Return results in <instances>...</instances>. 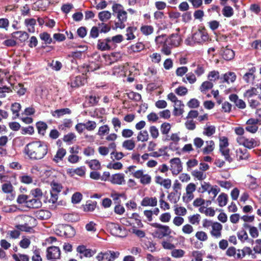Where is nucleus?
<instances>
[{
	"instance_id": "nucleus-42",
	"label": "nucleus",
	"mask_w": 261,
	"mask_h": 261,
	"mask_svg": "<svg viewBox=\"0 0 261 261\" xmlns=\"http://www.w3.org/2000/svg\"><path fill=\"white\" fill-rule=\"evenodd\" d=\"M140 30L144 35L147 36L151 34L154 29L151 25H145L141 27Z\"/></svg>"
},
{
	"instance_id": "nucleus-38",
	"label": "nucleus",
	"mask_w": 261,
	"mask_h": 261,
	"mask_svg": "<svg viewBox=\"0 0 261 261\" xmlns=\"http://www.w3.org/2000/svg\"><path fill=\"white\" fill-rule=\"evenodd\" d=\"M21 109V105L19 103L15 102L11 105V110L14 115H15L14 119L18 117L19 112Z\"/></svg>"
},
{
	"instance_id": "nucleus-36",
	"label": "nucleus",
	"mask_w": 261,
	"mask_h": 261,
	"mask_svg": "<svg viewBox=\"0 0 261 261\" xmlns=\"http://www.w3.org/2000/svg\"><path fill=\"white\" fill-rule=\"evenodd\" d=\"M222 12L223 16L226 17H230L234 14L232 8L229 6H224L222 10Z\"/></svg>"
},
{
	"instance_id": "nucleus-49",
	"label": "nucleus",
	"mask_w": 261,
	"mask_h": 261,
	"mask_svg": "<svg viewBox=\"0 0 261 261\" xmlns=\"http://www.w3.org/2000/svg\"><path fill=\"white\" fill-rule=\"evenodd\" d=\"M219 150L226 161L228 162L229 163L232 162L233 159L230 155V150L229 148L223 149Z\"/></svg>"
},
{
	"instance_id": "nucleus-8",
	"label": "nucleus",
	"mask_w": 261,
	"mask_h": 261,
	"mask_svg": "<svg viewBox=\"0 0 261 261\" xmlns=\"http://www.w3.org/2000/svg\"><path fill=\"white\" fill-rule=\"evenodd\" d=\"M61 251L58 247L52 246L46 249V258L48 260L57 259L60 257Z\"/></svg>"
},
{
	"instance_id": "nucleus-19",
	"label": "nucleus",
	"mask_w": 261,
	"mask_h": 261,
	"mask_svg": "<svg viewBox=\"0 0 261 261\" xmlns=\"http://www.w3.org/2000/svg\"><path fill=\"white\" fill-rule=\"evenodd\" d=\"M42 206V202L39 198L29 199L27 202L26 206L32 208H38Z\"/></svg>"
},
{
	"instance_id": "nucleus-17",
	"label": "nucleus",
	"mask_w": 261,
	"mask_h": 261,
	"mask_svg": "<svg viewBox=\"0 0 261 261\" xmlns=\"http://www.w3.org/2000/svg\"><path fill=\"white\" fill-rule=\"evenodd\" d=\"M11 37L19 40L21 42H25L29 38L28 34L24 31H16L11 34Z\"/></svg>"
},
{
	"instance_id": "nucleus-58",
	"label": "nucleus",
	"mask_w": 261,
	"mask_h": 261,
	"mask_svg": "<svg viewBox=\"0 0 261 261\" xmlns=\"http://www.w3.org/2000/svg\"><path fill=\"white\" fill-rule=\"evenodd\" d=\"M2 189L4 193H11L13 191V187L11 183L6 182L3 184Z\"/></svg>"
},
{
	"instance_id": "nucleus-26",
	"label": "nucleus",
	"mask_w": 261,
	"mask_h": 261,
	"mask_svg": "<svg viewBox=\"0 0 261 261\" xmlns=\"http://www.w3.org/2000/svg\"><path fill=\"white\" fill-rule=\"evenodd\" d=\"M120 253L119 252H114L111 250H108L106 252H103L104 259L108 260L110 259H115L118 257Z\"/></svg>"
},
{
	"instance_id": "nucleus-56",
	"label": "nucleus",
	"mask_w": 261,
	"mask_h": 261,
	"mask_svg": "<svg viewBox=\"0 0 261 261\" xmlns=\"http://www.w3.org/2000/svg\"><path fill=\"white\" fill-rule=\"evenodd\" d=\"M12 257L15 261H29V256L25 254H14Z\"/></svg>"
},
{
	"instance_id": "nucleus-21",
	"label": "nucleus",
	"mask_w": 261,
	"mask_h": 261,
	"mask_svg": "<svg viewBox=\"0 0 261 261\" xmlns=\"http://www.w3.org/2000/svg\"><path fill=\"white\" fill-rule=\"evenodd\" d=\"M236 157L238 161L247 160L249 157V154L246 149L239 148L236 150Z\"/></svg>"
},
{
	"instance_id": "nucleus-7",
	"label": "nucleus",
	"mask_w": 261,
	"mask_h": 261,
	"mask_svg": "<svg viewBox=\"0 0 261 261\" xmlns=\"http://www.w3.org/2000/svg\"><path fill=\"white\" fill-rule=\"evenodd\" d=\"M170 170L173 175H177L182 170V167L180 159L178 158H174L170 161Z\"/></svg>"
},
{
	"instance_id": "nucleus-64",
	"label": "nucleus",
	"mask_w": 261,
	"mask_h": 261,
	"mask_svg": "<svg viewBox=\"0 0 261 261\" xmlns=\"http://www.w3.org/2000/svg\"><path fill=\"white\" fill-rule=\"evenodd\" d=\"M13 89L19 95H23L26 91L25 89L20 84L14 86Z\"/></svg>"
},
{
	"instance_id": "nucleus-57",
	"label": "nucleus",
	"mask_w": 261,
	"mask_h": 261,
	"mask_svg": "<svg viewBox=\"0 0 261 261\" xmlns=\"http://www.w3.org/2000/svg\"><path fill=\"white\" fill-rule=\"evenodd\" d=\"M171 129V125L169 123H163L161 126V131L162 134L167 135Z\"/></svg>"
},
{
	"instance_id": "nucleus-50",
	"label": "nucleus",
	"mask_w": 261,
	"mask_h": 261,
	"mask_svg": "<svg viewBox=\"0 0 261 261\" xmlns=\"http://www.w3.org/2000/svg\"><path fill=\"white\" fill-rule=\"evenodd\" d=\"M88 164L90 168L93 170H98L100 168V162L97 160H92L86 162Z\"/></svg>"
},
{
	"instance_id": "nucleus-6",
	"label": "nucleus",
	"mask_w": 261,
	"mask_h": 261,
	"mask_svg": "<svg viewBox=\"0 0 261 261\" xmlns=\"http://www.w3.org/2000/svg\"><path fill=\"white\" fill-rule=\"evenodd\" d=\"M133 176L140 179L141 184L144 185H149L151 182V177L148 174L144 173L143 170H138L133 173Z\"/></svg>"
},
{
	"instance_id": "nucleus-40",
	"label": "nucleus",
	"mask_w": 261,
	"mask_h": 261,
	"mask_svg": "<svg viewBox=\"0 0 261 261\" xmlns=\"http://www.w3.org/2000/svg\"><path fill=\"white\" fill-rule=\"evenodd\" d=\"M192 175L193 177L196 178L199 180H202L204 179L206 175L203 172L199 171L198 170H195L192 172Z\"/></svg>"
},
{
	"instance_id": "nucleus-52",
	"label": "nucleus",
	"mask_w": 261,
	"mask_h": 261,
	"mask_svg": "<svg viewBox=\"0 0 261 261\" xmlns=\"http://www.w3.org/2000/svg\"><path fill=\"white\" fill-rule=\"evenodd\" d=\"M85 168L84 167H81L75 169H69L68 172L70 173H75L79 176H83L85 174Z\"/></svg>"
},
{
	"instance_id": "nucleus-62",
	"label": "nucleus",
	"mask_w": 261,
	"mask_h": 261,
	"mask_svg": "<svg viewBox=\"0 0 261 261\" xmlns=\"http://www.w3.org/2000/svg\"><path fill=\"white\" fill-rule=\"evenodd\" d=\"M188 71V68L186 66H181L178 67L175 71L176 75L177 76H182L185 75Z\"/></svg>"
},
{
	"instance_id": "nucleus-18",
	"label": "nucleus",
	"mask_w": 261,
	"mask_h": 261,
	"mask_svg": "<svg viewBox=\"0 0 261 261\" xmlns=\"http://www.w3.org/2000/svg\"><path fill=\"white\" fill-rule=\"evenodd\" d=\"M229 99L233 102L236 106L239 109H243L246 108V103L242 99H239L236 94H231L229 95Z\"/></svg>"
},
{
	"instance_id": "nucleus-35",
	"label": "nucleus",
	"mask_w": 261,
	"mask_h": 261,
	"mask_svg": "<svg viewBox=\"0 0 261 261\" xmlns=\"http://www.w3.org/2000/svg\"><path fill=\"white\" fill-rule=\"evenodd\" d=\"M228 197L225 193H221L217 198L219 205L221 207L224 206L227 202Z\"/></svg>"
},
{
	"instance_id": "nucleus-55",
	"label": "nucleus",
	"mask_w": 261,
	"mask_h": 261,
	"mask_svg": "<svg viewBox=\"0 0 261 261\" xmlns=\"http://www.w3.org/2000/svg\"><path fill=\"white\" fill-rule=\"evenodd\" d=\"M24 23L27 27H32V28H29L28 31L30 32H33L34 31V26L36 24V20L34 18L26 19L24 21Z\"/></svg>"
},
{
	"instance_id": "nucleus-15",
	"label": "nucleus",
	"mask_w": 261,
	"mask_h": 261,
	"mask_svg": "<svg viewBox=\"0 0 261 261\" xmlns=\"http://www.w3.org/2000/svg\"><path fill=\"white\" fill-rule=\"evenodd\" d=\"M256 71V68L254 67H252L249 69L248 71L245 73L243 76V79L248 84L253 83L254 81L255 76L254 73Z\"/></svg>"
},
{
	"instance_id": "nucleus-60",
	"label": "nucleus",
	"mask_w": 261,
	"mask_h": 261,
	"mask_svg": "<svg viewBox=\"0 0 261 261\" xmlns=\"http://www.w3.org/2000/svg\"><path fill=\"white\" fill-rule=\"evenodd\" d=\"M257 93V89L254 87H252L250 89L247 90L243 94L244 96L246 98H249L254 95H256Z\"/></svg>"
},
{
	"instance_id": "nucleus-16",
	"label": "nucleus",
	"mask_w": 261,
	"mask_h": 261,
	"mask_svg": "<svg viewBox=\"0 0 261 261\" xmlns=\"http://www.w3.org/2000/svg\"><path fill=\"white\" fill-rule=\"evenodd\" d=\"M158 200L155 197H145L141 202V205L143 206L154 207L157 205Z\"/></svg>"
},
{
	"instance_id": "nucleus-47",
	"label": "nucleus",
	"mask_w": 261,
	"mask_h": 261,
	"mask_svg": "<svg viewBox=\"0 0 261 261\" xmlns=\"http://www.w3.org/2000/svg\"><path fill=\"white\" fill-rule=\"evenodd\" d=\"M185 254V251L180 249H173L171 253V256L174 258L182 257L184 256Z\"/></svg>"
},
{
	"instance_id": "nucleus-2",
	"label": "nucleus",
	"mask_w": 261,
	"mask_h": 261,
	"mask_svg": "<svg viewBox=\"0 0 261 261\" xmlns=\"http://www.w3.org/2000/svg\"><path fill=\"white\" fill-rule=\"evenodd\" d=\"M112 10L116 14L117 21L115 23V29H123L125 27V22L127 21V14L123 9V6L118 4H115L112 6Z\"/></svg>"
},
{
	"instance_id": "nucleus-53",
	"label": "nucleus",
	"mask_w": 261,
	"mask_h": 261,
	"mask_svg": "<svg viewBox=\"0 0 261 261\" xmlns=\"http://www.w3.org/2000/svg\"><path fill=\"white\" fill-rule=\"evenodd\" d=\"M212 186L209 182L204 181L201 183V187L199 188L198 192L202 193L205 192H208Z\"/></svg>"
},
{
	"instance_id": "nucleus-5",
	"label": "nucleus",
	"mask_w": 261,
	"mask_h": 261,
	"mask_svg": "<svg viewBox=\"0 0 261 261\" xmlns=\"http://www.w3.org/2000/svg\"><path fill=\"white\" fill-rule=\"evenodd\" d=\"M237 143L248 149H252L258 145L257 142L253 138H247L244 136H239L237 138Z\"/></svg>"
},
{
	"instance_id": "nucleus-4",
	"label": "nucleus",
	"mask_w": 261,
	"mask_h": 261,
	"mask_svg": "<svg viewBox=\"0 0 261 261\" xmlns=\"http://www.w3.org/2000/svg\"><path fill=\"white\" fill-rule=\"evenodd\" d=\"M150 225L153 227L156 228L153 232V235L158 238L162 239L164 237L169 236L172 232L171 229L167 225H163L158 223H151Z\"/></svg>"
},
{
	"instance_id": "nucleus-22",
	"label": "nucleus",
	"mask_w": 261,
	"mask_h": 261,
	"mask_svg": "<svg viewBox=\"0 0 261 261\" xmlns=\"http://www.w3.org/2000/svg\"><path fill=\"white\" fill-rule=\"evenodd\" d=\"M66 154V150L63 148H60L57 151L56 155L54 156L53 160L56 163H58L62 161Z\"/></svg>"
},
{
	"instance_id": "nucleus-20",
	"label": "nucleus",
	"mask_w": 261,
	"mask_h": 261,
	"mask_svg": "<svg viewBox=\"0 0 261 261\" xmlns=\"http://www.w3.org/2000/svg\"><path fill=\"white\" fill-rule=\"evenodd\" d=\"M181 38L177 34H172L168 39L167 42L169 44L172 46H177L179 45L181 42Z\"/></svg>"
},
{
	"instance_id": "nucleus-44",
	"label": "nucleus",
	"mask_w": 261,
	"mask_h": 261,
	"mask_svg": "<svg viewBox=\"0 0 261 261\" xmlns=\"http://www.w3.org/2000/svg\"><path fill=\"white\" fill-rule=\"evenodd\" d=\"M112 124L113 126L114 130L118 132L119 128L121 127V121L118 117H113L112 119Z\"/></svg>"
},
{
	"instance_id": "nucleus-27",
	"label": "nucleus",
	"mask_w": 261,
	"mask_h": 261,
	"mask_svg": "<svg viewBox=\"0 0 261 261\" xmlns=\"http://www.w3.org/2000/svg\"><path fill=\"white\" fill-rule=\"evenodd\" d=\"M197 81L195 74L192 72H189L186 74V76L183 77L182 81L185 83L188 82L190 84L195 83Z\"/></svg>"
},
{
	"instance_id": "nucleus-59",
	"label": "nucleus",
	"mask_w": 261,
	"mask_h": 261,
	"mask_svg": "<svg viewBox=\"0 0 261 261\" xmlns=\"http://www.w3.org/2000/svg\"><path fill=\"white\" fill-rule=\"evenodd\" d=\"M168 39L165 35L158 36L155 38V41L158 44L163 45L166 44Z\"/></svg>"
},
{
	"instance_id": "nucleus-45",
	"label": "nucleus",
	"mask_w": 261,
	"mask_h": 261,
	"mask_svg": "<svg viewBox=\"0 0 261 261\" xmlns=\"http://www.w3.org/2000/svg\"><path fill=\"white\" fill-rule=\"evenodd\" d=\"M38 132L40 134L44 135L47 128V124L43 122H39L36 124Z\"/></svg>"
},
{
	"instance_id": "nucleus-51",
	"label": "nucleus",
	"mask_w": 261,
	"mask_h": 261,
	"mask_svg": "<svg viewBox=\"0 0 261 261\" xmlns=\"http://www.w3.org/2000/svg\"><path fill=\"white\" fill-rule=\"evenodd\" d=\"M70 85L71 87L76 88L78 87L83 84L82 80V77L80 76H76L70 83H68Z\"/></svg>"
},
{
	"instance_id": "nucleus-25",
	"label": "nucleus",
	"mask_w": 261,
	"mask_h": 261,
	"mask_svg": "<svg viewBox=\"0 0 261 261\" xmlns=\"http://www.w3.org/2000/svg\"><path fill=\"white\" fill-rule=\"evenodd\" d=\"M236 80V75L234 72H228L223 75V82L228 84L234 82Z\"/></svg>"
},
{
	"instance_id": "nucleus-11",
	"label": "nucleus",
	"mask_w": 261,
	"mask_h": 261,
	"mask_svg": "<svg viewBox=\"0 0 261 261\" xmlns=\"http://www.w3.org/2000/svg\"><path fill=\"white\" fill-rule=\"evenodd\" d=\"M102 180L105 181L108 180L111 182L112 184L118 185H122L125 183L124 175L123 173L114 174L110 177L109 179L102 178Z\"/></svg>"
},
{
	"instance_id": "nucleus-9",
	"label": "nucleus",
	"mask_w": 261,
	"mask_h": 261,
	"mask_svg": "<svg viewBox=\"0 0 261 261\" xmlns=\"http://www.w3.org/2000/svg\"><path fill=\"white\" fill-rule=\"evenodd\" d=\"M196 189V186L195 184L190 182L188 184L186 188V194L182 197L184 201L187 202L191 201L194 198L193 193Z\"/></svg>"
},
{
	"instance_id": "nucleus-14",
	"label": "nucleus",
	"mask_w": 261,
	"mask_h": 261,
	"mask_svg": "<svg viewBox=\"0 0 261 261\" xmlns=\"http://www.w3.org/2000/svg\"><path fill=\"white\" fill-rule=\"evenodd\" d=\"M111 42L110 38H108L105 39H100L98 40L97 48L98 49L101 51L108 50L111 49L110 43Z\"/></svg>"
},
{
	"instance_id": "nucleus-37",
	"label": "nucleus",
	"mask_w": 261,
	"mask_h": 261,
	"mask_svg": "<svg viewBox=\"0 0 261 261\" xmlns=\"http://www.w3.org/2000/svg\"><path fill=\"white\" fill-rule=\"evenodd\" d=\"M122 147L128 150H132L135 147V142L134 140H126L122 143Z\"/></svg>"
},
{
	"instance_id": "nucleus-48",
	"label": "nucleus",
	"mask_w": 261,
	"mask_h": 261,
	"mask_svg": "<svg viewBox=\"0 0 261 261\" xmlns=\"http://www.w3.org/2000/svg\"><path fill=\"white\" fill-rule=\"evenodd\" d=\"M200 216L199 214H195L188 217L189 222L193 225H197L199 223Z\"/></svg>"
},
{
	"instance_id": "nucleus-41",
	"label": "nucleus",
	"mask_w": 261,
	"mask_h": 261,
	"mask_svg": "<svg viewBox=\"0 0 261 261\" xmlns=\"http://www.w3.org/2000/svg\"><path fill=\"white\" fill-rule=\"evenodd\" d=\"M51 190L50 192L55 193L56 194L59 193L62 189V186L60 184L55 181H53L50 184Z\"/></svg>"
},
{
	"instance_id": "nucleus-1",
	"label": "nucleus",
	"mask_w": 261,
	"mask_h": 261,
	"mask_svg": "<svg viewBox=\"0 0 261 261\" xmlns=\"http://www.w3.org/2000/svg\"><path fill=\"white\" fill-rule=\"evenodd\" d=\"M48 152L47 145L41 141H35L28 144L24 148V153L33 161L41 160Z\"/></svg>"
},
{
	"instance_id": "nucleus-31",
	"label": "nucleus",
	"mask_w": 261,
	"mask_h": 261,
	"mask_svg": "<svg viewBox=\"0 0 261 261\" xmlns=\"http://www.w3.org/2000/svg\"><path fill=\"white\" fill-rule=\"evenodd\" d=\"M110 130V127L107 124L102 125L99 127L97 135L102 138L103 136L109 134Z\"/></svg>"
},
{
	"instance_id": "nucleus-39",
	"label": "nucleus",
	"mask_w": 261,
	"mask_h": 261,
	"mask_svg": "<svg viewBox=\"0 0 261 261\" xmlns=\"http://www.w3.org/2000/svg\"><path fill=\"white\" fill-rule=\"evenodd\" d=\"M111 17V13L108 11H103L98 13V18L101 21H106Z\"/></svg>"
},
{
	"instance_id": "nucleus-32",
	"label": "nucleus",
	"mask_w": 261,
	"mask_h": 261,
	"mask_svg": "<svg viewBox=\"0 0 261 261\" xmlns=\"http://www.w3.org/2000/svg\"><path fill=\"white\" fill-rule=\"evenodd\" d=\"M149 139V135L147 130H141L138 134L137 139L138 141L146 142Z\"/></svg>"
},
{
	"instance_id": "nucleus-43",
	"label": "nucleus",
	"mask_w": 261,
	"mask_h": 261,
	"mask_svg": "<svg viewBox=\"0 0 261 261\" xmlns=\"http://www.w3.org/2000/svg\"><path fill=\"white\" fill-rule=\"evenodd\" d=\"M213 87V84L211 81H205L202 83L200 90L202 93H205L206 91L212 89Z\"/></svg>"
},
{
	"instance_id": "nucleus-28",
	"label": "nucleus",
	"mask_w": 261,
	"mask_h": 261,
	"mask_svg": "<svg viewBox=\"0 0 261 261\" xmlns=\"http://www.w3.org/2000/svg\"><path fill=\"white\" fill-rule=\"evenodd\" d=\"M71 110L68 108L58 109L52 112L54 117H60L65 114H70Z\"/></svg>"
},
{
	"instance_id": "nucleus-46",
	"label": "nucleus",
	"mask_w": 261,
	"mask_h": 261,
	"mask_svg": "<svg viewBox=\"0 0 261 261\" xmlns=\"http://www.w3.org/2000/svg\"><path fill=\"white\" fill-rule=\"evenodd\" d=\"M219 150L228 148L229 145L228 138L226 137L220 138Z\"/></svg>"
},
{
	"instance_id": "nucleus-30",
	"label": "nucleus",
	"mask_w": 261,
	"mask_h": 261,
	"mask_svg": "<svg viewBox=\"0 0 261 261\" xmlns=\"http://www.w3.org/2000/svg\"><path fill=\"white\" fill-rule=\"evenodd\" d=\"M72 121L71 119H65L61 124L59 125L58 128L60 130H66L72 126Z\"/></svg>"
},
{
	"instance_id": "nucleus-24",
	"label": "nucleus",
	"mask_w": 261,
	"mask_h": 261,
	"mask_svg": "<svg viewBox=\"0 0 261 261\" xmlns=\"http://www.w3.org/2000/svg\"><path fill=\"white\" fill-rule=\"evenodd\" d=\"M206 146L202 149L203 154H209L212 152L215 148V143L213 140L207 141L205 142Z\"/></svg>"
},
{
	"instance_id": "nucleus-33",
	"label": "nucleus",
	"mask_w": 261,
	"mask_h": 261,
	"mask_svg": "<svg viewBox=\"0 0 261 261\" xmlns=\"http://www.w3.org/2000/svg\"><path fill=\"white\" fill-rule=\"evenodd\" d=\"M144 48V45L141 42H138L131 45L129 48L130 53L139 52Z\"/></svg>"
},
{
	"instance_id": "nucleus-12",
	"label": "nucleus",
	"mask_w": 261,
	"mask_h": 261,
	"mask_svg": "<svg viewBox=\"0 0 261 261\" xmlns=\"http://www.w3.org/2000/svg\"><path fill=\"white\" fill-rule=\"evenodd\" d=\"M76 251L78 253L82 254L80 257L82 258L83 256L86 257H91L93 256L96 252V250L87 249L84 245L79 246L76 248Z\"/></svg>"
},
{
	"instance_id": "nucleus-23",
	"label": "nucleus",
	"mask_w": 261,
	"mask_h": 261,
	"mask_svg": "<svg viewBox=\"0 0 261 261\" xmlns=\"http://www.w3.org/2000/svg\"><path fill=\"white\" fill-rule=\"evenodd\" d=\"M222 57L226 60H231L234 57V51L227 47L223 49Z\"/></svg>"
},
{
	"instance_id": "nucleus-29",
	"label": "nucleus",
	"mask_w": 261,
	"mask_h": 261,
	"mask_svg": "<svg viewBox=\"0 0 261 261\" xmlns=\"http://www.w3.org/2000/svg\"><path fill=\"white\" fill-rule=\"evenodd\" d=\"M243 226L245 228H249V233L252 238H256L258 237L259 232L256 227L249 225L247 223H244Z\"/></svg>"
},
{
	"instance_id": "nucleus-54",
	"label": "nucleus",
	"mask_w": 261,
	"mask_h": 261,
	"mask_svg": "<svg viewBox=\"0 0 261 261\" xmlns=\"http://www.w3.org/2000/svg\"><path fill=\"white\" fill-rule=\"evenodd\" d=\"M220 76L219 72L218 71L213 70L210 72L207 75V79L210 81H216L219 79Z\"/></svg>"
},
{
	"instance_id": "nucleus-61",
	"label": "nucleus",
	"mask_w": 261,
	"mask_h": 261,
	"mask_svg": "<svg viewBox=\"0 0 261 261\" xmlns=\"http://www.w3.org/2000/svg\"><path fill=\"white\" fill-rule=\"evenodd\" d=\"M195 237L201 241H205L207 240V234L203 231H197L195 234Z\"/></svg>"
},
{
	"instance_id": "nucleus-10",
	"label": "nucleus",
	"mask_w": 261,
	"mask_h": 261,
	"mask_svg": "<svg viewBox=\"0 0 261 261\" xmlns=\"http://www.w3.org/2000/svg\"><path fill=\"white\" fill-rule=\"evenodd\" d=\"M111 233L115 236L122 237L126 234L125 229L116 223H111L109 225Z\"/></svg>"
},
{
	"instance_id": "nucleus-13",
	"label": "nucleus",
	"mask_w": 261,
	"mask_h": 261,
	"mask_svg": "<svg viewBox=\"0 0 261 261\" xmlns=\"http://www.w3.org/2000/svg\"><path fill=\"white\" fill-rule=\"evenodd\" d=\"M223 226L220 223L215 222L214 224L211 228L210 231V234L216 239H219L222 236V230Z\"/></svg>"
},
{
	"instance_id": "nucleus-63",
	"label": "nucleus",
	"mask_w": 261,
	"mask_h": 261,
	"mask_svg": "<svg viewBox=\"0 0 261 261\" xmlns=\"http://www.w3.org/2000/svg\"><path fill=\"white\" fill-rule=\"evenodd\" d=\"M85 129L88 131H93L95 129L97 125L95 121L89 120L85 123Z\"/></svg>"
},
{
	"instance_id": "nucleus-3",
	"label": "nucleus",
	"mask_w": 261,
	"mask_h": 261,
	"mask_svg": "<svg viewBox=\"0 0 261 261\" xmlns=\"http://www.w3.org/2000/svg\"><path fill=\"white\" fill-rule=\"evenodd\" d=\"M209 39L206 31L204 29H199L191 38H188L186 40L187 45H192L194 43H203Z\"/></svg>"
},
{
	"instance_id": "nucleus-34",
	"label": "nucleus",
	"mask_w": 261,
	"mask_h": 261,
	"mask_svg": "<svg viewBox=\"0 0 261 261\" xmlns=\"http://www.w3.org/2000/svg\"><path fill=\"white\" fill-rule=\"evenodd\" d=\"M216 128L214 125H206L204 128L203 134L207 137H210L215 133Z\"/></svg>"
}]
</instances>
